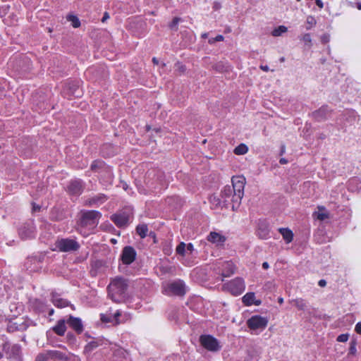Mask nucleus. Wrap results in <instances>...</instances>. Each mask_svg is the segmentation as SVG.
Returning a JSON list of instances; mask_svg holds the SVG:
<instances>
[{"instance_id":"f257e3e1","label":"nucleus","mask_w":361,"mask_h":361,"mask_svg":"<svg viewBox=\"0 0 361 361\" xmlns=\"http://www.w3.org/2000/svg\"><path fill=\"white\" fill-rule=\"evenodd\" d=\"M127 288V281L123 278H116L108 286L109 294L114 301L121 302L125 298Z\"/></svg>"},{"instance_id":"f03ea898","label":"nucleus","mask_w":361,"mask_h":361,"mask_svg":"<svg viewBox=\"0 0 361 361\" xmlns=\"http://www.w3.org/2000/svg\"><path fill=\"white\" fill-rule=\"evenodd\" d=\"M101 216L100 212L94 210L82 212L81 216L78 222V229L82 228L93 229L98 224Z\"/></svg>"},{"instance_id":"7ed1b4c3","label":"nucleus","mask_w":361,"mask_h":361,"mask_svg":"<svg viewBox=\"0 0 361 361\" xmlns=\"http://www.w3.org/2000/svg\"><path fill=\"white\" fill-rule=\"evenodd\" d=\"M234 192L231 185H226L221 192V198H216V197H211V202L215 204L216 206H221L225 207H231L233 210L237 209L238 207H233L235 204L234 199L233 198Z\"/></svg>"},{"instance_id":"20e7f679","label":"nucleus","mask_w":361,"mask_h":361,"mask_svg":"<svg viewBox=\"0 0 361 361\" xmlns=\"http://www.w3.org/2000/svg\"><path fill=\"white\" fill-rule=\"evenodd\" d=\"M245 178L243 176H233L232 178V186L234 194L233 198L235 201L233 207H238L243 196Z\"/></svg>"},{"instance_id":"39448f33","label":"nucleus","mask_w":361,"mask_h":361,"mask_svg":"<svg viewBox=\"0 0 361 361\" xmlns=\"http://www.w3.org/2000/svg\"><path fill=\"white\" fill-rule=\"evenodd\" d=\"M163 292L167 295L183 296L186 293V286L183 281L178 279L166 283L163 286Z\"/></svg>"},{"instance_id":"423d86ee","label":"nucleus","mask_w":361,"mask_h":361,"mask_svg":"<svg viewBox=\"0 0 361 361\" xmlns=\"http://www.w3.org/2000/svg\"><path fill=\"white\" fill-rule=\"evenodd\" d=\"M269 319L267 317L254 315L250 317V334H258L267 326Z\"/></svg>"},{"instance_id":"0eeeda50","label":"nucleus","mask_w":361,"mask_h":361,"mask_svg":"<svg viewBox=\"0 0 361 361\" xmlns=\"http://www.w3.org/2000/svg\"><path fill=\"white\" fill-rule=\"evenodd\" d=\"M200 343L203 348L210 352H218L221 349L219 341L211 335H202Z\"/></svg>"},{"instance_id":"6e6552de","label":"nucleus","mask_w":361,"mask_h":361,"mask_svg":"<svg viewBox=\"0 0 361 361\" xmlns=\"http://www.w3.org/2000/svg\"><path fill=\"white\" fill-rule=\"evenodd\" d=\"M3 351L7 359L20 361L21 358V349L18 344L5 343L3 345Z\"/></svg>"},{"instance_id":"1a4fd4ad","label":"nucleus","mask_w":361,"mask_h":361,"mask_svg":"<svg viewBox=\"0 0 361 361\" xmlns=\"http://www.w3.org/2000/svg\"><path fill=\"white\" fill-rule=\"evenodd\" d=\"M56 248L64 252L77 251L80 248V244L73 239L61 238L56 242Z\"/></svg>"},{"instance_id":"9d476101","label":"nucleus","mask_w":361,"mask_h":361,"mask_svg":"<svg viewBox=\"0 0 361 361\" xmlns=\"http://www.w3.org/2000/svg\"><path fill=\"white\" fill-rule=\"evenodd\" d=\"M226 290L235 295H240L245 290L244 281L240 278H236L224 285Z\"/></svg>"},{"instance_id":"9b49d317","label":"nucleus","mask_w":361,"mask_h":361,"mask_svg":"<svg viewBox=\"0 0 361 361\" xmlns=\"http://www.w3.org/2000/svg\"><path fill=\"white\" fill-rule=\"evenodd\" d=\"M136 255V251L133 247L126 246L121 252V259L123 264L129 265L135 261Z\"/></svg>"},{"instance_id":"f8f14e48","label":"nucleus","mask_w":361,"mask_h":361,"mask_svg":"<svg viewBox=\"0 0 361 361\" xmlns=\"http://www.w3.org/2000/svg\"><path fill=\"white\" fill-rule=\"evenodd\" d=\"M129 212L123 211L111 216V220L118 227H124L128 225L130 221Z\"/></svg>"},{"instance_id":"ddd939ff","label":"nucleus","mask_w":361,"mask_h":361,"mask_svg":"<svg viewBox=\"0 0 361 361\" xmlns=\"http://www.w3.org/2000/svg\"><path fill=\"white\" fill-rule=\"evenodd\" d=\"M333 110L327 105L322 106L319 109L312 113V116L318 122L324 121L331 116Z\"/></svg>"},{"instance_id":"4468645a","label":"nucleus","mask_w":361,"mask_h":361,"mask_svg":"<svg viewBox=\"0 0 361 361\" xmlns=\"http://www.w3.org/2000/svg\"><path fill=\"white\" fill-rule=\"evenodd\" d=\"M84 189V183L80 179L71 180L67 187L68 192L72 195H80Z\"/></svg>"},{"instance_id":"2eb2a0df","label":"nucleus","mask_w":361,"mask_h":361,"mask_svg":"<svg viewBox=\"0 0 361 361\" xmlns=\"http://www.w3.org/2000/svg\"><path fill=\"white\" fill-rule=\"evenodd\" d=\"M256 233L262 239L270 238L269 225L267 220L259 221Z\"/></svg>"},{"instance_id":"dca6fc26","label":"nucleus","mask_w":361,"mask_h":361,"mask_svg":"<svg viewBox=\"0 0 361 361\" xmlns=\"http://www.w3.org/2000/svg\"><path fill=\"white\" fill-rule=\"evenodd\" d=\"M35 233V227L32 222L25 223L19 228V235L23 239L32 238Z\"/></svg>"},{"instance_id":"f3484780","label":"nucleus","mask_w":361,"mask_h":361,"mask_svg":"<svg viewBox=\"0 0 361 361\" xmlns=\"http://www.w3.org/2000/svg\"><path fill=\"white\" fill-rule=\"evenodd\" d=\"M207 239L209 242L216 244V245H223L226 240L224 235L215 231L210 232Z\"/></svg>"},{"instance_id":"a211bd4d","label":"nucleus","mask_w":361,"mask_h":361,"mask_svg":"<svg viewBox=\"0 0 361 361\" xmlns=\"http://www.w3.org/2000/svg\"><path fill=\"white\" fill-rule=\"evenodd\" d=\"M67 323L78 334H80L83 330V326L81 319L78 317L70 316Z\"/></svg>"},{"instance_id":"6ab92c4d","label":"nucleus","mask_w":361,"mask_h":361,"mask_svg":"<svg viewBox=\"0 0 361 361\" xmlns=\"http://www.w3.org/2000/svg\"><path fill=\"white\" fill-rule=\"evenodd\" d=\"M106 200V196L104 195L99 194L87 200L86 204L89 206L99 205L104 202Z\"/></svg>"},{"instance_id":"aec40b11","label":"nucleus","mask_w":361,"mask_h":361,"mask_svg":"<svg viewBox=\"0 0 361 361\" xmlns=\"http://www.w3.org/2000/svg\"><path fill=\"white\" fill-rule=\"evenodd\" d=\"M345 126H352L357 120V116L355 111H348L343 114Z\"/></svg>"},{"instance_id":"412c9836","label":"nucleus","mask_w":361,"mask_h":361,"mask_svg":"<svg viewBox=\"0 0 361 361\" xmlns=\"http://www.w3.org/2000/svg\"><path fill=\"white\" fill-rule=\"evenodd\" d=\"M27 324L25 322L19 323L18 322H11L8 326V331L13 332L15 331H25L27 328Z\"/></svg>"},{"instance_id":"4be33fe9","label":"nucleus","mask_w":361,"mask_h":361,"mask_svg":"<svg viewBox=\"0 0 361 361\" xmlns=\"http://www.w3.org/2000/svg\"><path fill=\"white\" fill-rule=\"evenodd\" d=\"M234 266L231 262H226L224 263L223 269L221 271V275L224 277H229L234 273Z\"/></svg>"},{"instance_id":"5701e85b","label":"nucleus","mask_w":361,"mask_h":361,"mask_svg":"<svg viewBox=\"0 0 361 361\" xmlns=\"http://www.w3.org/2000/svg\"><path fill=\"white\" fill-rule=\"evenodd\" d=\"M66 330V322L63 319L59 320L53 327V331L59 336H63Z\"/></svg>"},{"instance_id":"b1692460","label":"nucleus","mask_w":361,"mask_h":361,"mask_svg":"<svg viewBox=\"0 0 361 361\" xmlns=\"http://www.w3.org/2000/svg\"><path fill=\"white\" fill-rule=\"evenodd\" d=\"M51 359L56 360H68L69 355L59 350H49Z\"/></svg>"},{"instance_id":"393cba45","label":"nucleus","mask_w":361,"mask_h":361,"mask_svg":"<svg viewBox=\"0 0 361 361\" xmlns=\"http://www.w3.org/2000/svg\"><path fill=\"white\" fill-rule=\"evenodd\" d=\"M51 300H52L53 304L56 307H59V308L67 307L69 305V302L68 300L60 298L57 295H53Z\"/></svg>"},{"instance_id":"a878e982","label":"nucleus","mask_w":361,"mask_h":361,"mask_svg":"<svg viewBox=\"0 0 361 361\" xmlns=\"http://www.w3.org/2000/svg\"><path fill=\"white\" fill-rule=\"evenodd\" d=\"M279 231L287 243H289L293 240V233L289 228H281L279 229Z\"/></svg>"},{"instance_id":"bb28decb","label":"nucleus","mask_w":361,"mask_h":361,"mask_svg":"<svg viewBox=\"0 0 361 361\" xmlns=\"http://www.w3.org/2000/svg\"><path fill=\"white\" fill-rule=\"evenodd\" d=\"M291 302L298 310L305 311L307 309V303L302 298H297Z\"/></svg>"},{"instance_id":"cd10ccee","label":"nucleus","mask_w":361,"mask_h":361,"mask_svg":"<svg viewBox=\"0 0 361 361\" xmlns=\"http://www.w3.org/2000/svg\"><path fill=\"white\" fill-rule=\"evenodd\" d=\"M137 233L141 238H144L147 236L148 228L146 224H140L136 228Z\"/></svg>"},{"instance_id":"c85d7f7f","label":"nucleus","mask_w":361,"mask_h":361,"mask_svg":"<svg viewBox=\"0 0 361 361\" xmlns=\"http://www.w3.org/2000/svg\"><path fill=\"white\" fill-rule=\"evenodd\" d=\"M51 360L49 350H46L39 353L35 358V361H49Z\"/></svg>"},{"instance_id":"c756f323","label":"nucleus","mask_w":361,"mask_h":361,"mask_svg":"<svg viewBox=\"0 0 361 361\" xmlns=\"http://www.w3.org/2000/svg\"><path fill=\"white\" fill-rule=\"evenodd\" d=\"M248 150L246 145L240 144L234 149V153L238 155L245 154Z\"/></svg>"},{"instance_id":"7c9ffc66","label":"nucleus","mask_w":361,"mask_h":361,"mask_svg":"<svg viewBox=\"0 0 361 361\" xmlns=\"http://www.w3.org/2000/svg\"><path fill=\"white\" fill-rule=\"evenodd\" d=\"M287 30L288 28L286 26L280 25L272 31L271 35L274 37H278L287 32Z\"/></svg>"},{"instance_id":"2f4dec72","label":"nucleus","mask_w":361,"mask_h":361,"mask_svg":"<svg viewBox=\"0 0 361 361\" xmlns=\"http://www.w3.org/2000/svg\"><path fill=\"white\" fill-rule=\"evenodd\" d=\"M262 350L259 346H254L252 350L250 349V360L251 358H257L261 354Z\"/></svg>"},{"instance_id":"473e14b6","label":"nucleus","mask_w":361,"mask_h":361,"mask_svg":"<svg viewBox=\"0 0 361 361\" xmlns=\"http://www.w3.org/2000/svg\"><path fill=\"white\" fill-rule=\"evenodd\" d=\"M99 345L97 341H91V342H89L85 346V348H84V352L85 353H90L91 351H92L94 349H95L96 348H97Z\"/></svg>"},{"instance_id":"72a5a7b5","label":"nucleus","mask_w":361,"mask_h":361,"mask_svg":"<svg viewBox=\"0 0 361 361\" xmlns=\"http://www.w3.org/2000/svg\"><path fill=\"white\" fill-rule=\"evenodd\" d=\"M176 253L181 255L185 256V252H186V244L183 242H181L177 247H176Z\"/></svg>"},{"instance_id":"f704fd0d","label":"nucleus","mask_w":361,"mask_h":361,"mask_svg":"<svg viewBox=\"0 0 361 361\" xmlns=\"http://www.w3.org/2000/svg\"><path fill=\"white\" fill-rule=\"evenodd\" d=\"M262 303L260 299H257L253 292H250V306L252 305H259Z\"/></svg>"},{"instance_id":"c9c22d12","label":"nucleus","mask_w":361,"mask_h":361,"mask_svg":"<svg viewBox=\"0 0 361 361\" xmlns=\"http://www.w3.org/2000/svg\"><path fill=\"white\" fill-rule=\"evenodd\" d=\"M316 23H317V21L313 16H307V20H306V24H307L306 29L310 30L312 27V26L316 25Z\"/></svg>"},{"instance_id":"e433bc0d","label":"nucleus","mask_w":361,"mask_h":361,"mask_svg":"<svg viewBox=\"0 0 361 361\" xmlns=\"http://www.w3.org/2000/svg\"><path fill=\"white\" fill-rule=\"evenodd\" d=\"M104 166V162L102 161H94L91 164L92 171H96L97 169H102Z\"/></svg>"},{"instance_id":"4c0bfd02","label":"nucleus","mask_w":361,"mask_h":361,"mask_svg":"<svg viewBox=\"0 0 361 361\" xmlns=\"http://www.w3.org/2000/svg\"><path fill=\"white\" fill-rule=\"evenodd\" d=\"M101 320L104 323L114 322L111 314H101Z\"/></svg>"},{"instance_id":"58836bf2","label":"nucleus","mask_w":361,"mask_h":361,"mask_svg":"<svg viewBox=\"0 0 361 361\" xmlns=\"http://www.w3.org/2000/svg\"><path fill=\"white\" fill-rule=\"evenodd\" d=\"M356 345L357 342L356 340L353 339L350 341V348H349V355H355L356 353Z\"/></svg>"},{"instance_id":"ea45409f","label":"nucleus","mask_w":361,"mask_h":361,"mask_svg":"<svg viewBox=\"0 0 361 361\" xmlns=\"http://www.w3.org/2000/svg\"><path fill=\"white\" fill-rule=\"evenodd\" d=\"M69 20L72 22V25L74 27H78L80 25V22L79 19L74 16H71L69 17Z\"/></svg>"},{"instance_id":"a19ab883","label":"nucleus","mask_w":361,"mask_h":361,"mask_svg":"<svg viewBox=\"0 0 361 361\" xmlns=\"http://www.w3.org/2000/svg\"><path fill=\"white\" fill-rule=\"evenodd\" d=\"M302 40L305 44H307L310 47L312 45L311 35L309 33H306L302 36Z\"/></svg>"},{"instance_id":"79ce46f5","label":"nucleus","mask_w":361,"mask_h":361,"mask_svg":"<svg viewBox=\"0 0 361 361\" xmlns=\"http://www.w3.org/2000/svg\"><path fill=\"white\" fill-rule=\"evenodd\" d=\"M180 18H174L172 20V22L170 24V27L172 30H177V25L180 22Z\"/></svg>"},{"instance_id":"37998d69","label":"nucleus","mask_w":361,"mask_h":361,"mask_svg":"<svg viewBox=\"0 0 361 361\" xmlns=\"http://www.w3.org/2000/svg\"><path fill=\"white\" fill-rule=\"evenodd\" d=\"M224 37L223 35H217L216 37H214V38H210L209 39V43L211 44H214L216 42H221V41H223L224 40Z\"/></svg>"},{"instance_id":"c03bdc74","label":"nucleus","mask_w":361,"mask_h":361,"mask_svg":"<svg viewBox=\"0 0 361 361\" xmlns=\"http://www.w3.org/2000/svg\"><path fill=\"white\" fill-rule=\"evenodd\" d=\"M348 334H341L337 337V341L342 343L346 342L348 339Z\"/></svg>"},{"instance_id":"a18cd8bd","label":"nucleus","mask_w":361,"mask_h":361,"mask_svg":"<svg viewBox=\"0 0 361 361\" xmlns=\"http://www.w3.org/2000/svg\"><path fill=\"white\" fill-rule=\"evenodd\" d=\"M121 315V312L119 310H117L116 312L114 313V315H112L114 321L116 324H119V322L118 321V317Z\"/></svg>"},{"instance_id":"49530a36","label":"nucleus","mask_w":361,"mask_h":361,"mask_svg":"<svg viewBox=\"0 0 361 361\" xmlns=\"http://www.w3.org/2000/svg\"><path fill=\"white\" fill-rule=\"evenodd\" d=\"M328 218H329V214H327V213H319L317 214V219L321 221H324Z\"/></svg>"},{"instance_id":"de8ad7c7","label":"nucleus","mask_w":361,"mask_h":361,"mask_svg":"<svg viewBox=\"0 0 361 361\" xmlns=\"http://www.w3.org/2000/svg\"><path fill=\"white\" fill-rule=\"evenodd\" d=\"M69 361H81L80 358L78 356L74 355H69Z\"/></svg>"},{"instance_id":"09e8293b","label":"nucleus","mask_w":361,"mask_h":361,"mask_svg":"<svg viewBox=\"0 0 361 361\" xmlns=\"http://www.w3.org/2000/svg\"><path fill=\"white\" fill-rule=\"evenodd\" d=\"M355 331L361 335V322L355 325Z\"/></svg>"},{"instance_id":"8fccbe9b","label":"nucleus","mask_w":361,"mask_h":361,"mask_svg":"<svg viewBox=\"0 0 361 361\" xmlns=\"http://www.w3.org/2000/svg\"><path fill=\"white\" fill-rule=\"evenodd\" d=\"M243 302L246 305L248 306V293H247L243 297Z\"/></svg>"},{"instance_id":"3c124183","label":"nucleus","mask_w":361,"mask_h":361,"mask_svg":"<svg viewBox=\"0 0 361 361\" xmlns=\"http://www.w3.org/2000/svg\"><path fill=\"white\" fill-rule=\"evenodd\" d=\"M194 247L192 243H188L186 245V250L189 251L190 253L193 251Z\"/></svg>"},{"instance_id":"603ef678","label":"nucleus","mask_w":361,"mask_h":361,"mask_svg":"<svg viewBox=\"0 0 361 361\" xmlns=\"http://www.w3.org/2000/svg\"><path fill=\"white\" fill-rule=\"evenodd\" d=\"M318 285L320 287H324L326 285V281L324 279H321V280L319 281Z\"/></svg>"},{"instance_id":"864d4df0","label":"nucleus","mask_w":361,"mask_h":361,"mask_svg":"<svg viewBox=\"0 0 361 361\" xmlns=\"http://www.w3.org/2000/svg\"><path fill=\"white\" fill-rule=\"evenodd\" d=\"M316 4L320 8H324V4L321 0H316Z\"/></svg>"},{"instance_id":"5fc2aeb1","label":"nucleus","mask_w":361,"mask_h":361,"mask_svg":"<svg viewBox=\"0 0 361 361\" xmlns=\"http://www.w3.org/2000/svg\"><path fill=\"white\" fill-rule=\"evenodd\" d=\"M108 18H109V15L107 12H105L102 19V22L104 23Z\"/></svg>"},{"instance_id":"6e6d98bb","label":"nucleus","mask_w":361,"mask_h":361,"mask_svg":"<svg viewBox=\"0 0 361 361\" xmlns=\"http://www.w3.org/2000/svg\"><path fill=\"white\" fill-rule=\"evenodd\" d=\"M262 268H263L264 269H268L269 268V263H268V262H263V263H262Z\"/></svg>"},{"instance_id":"4d7b16f0","label":"nucleus","mask_w":361,"mask_h":361,"mask_svg":"<svg viewBox=\"0 0 361 361\" xmlns=\"http://www.w3.org/2000/svg\"><path fill=\"white\" fill-rule=\"evenodd\" d=\"M287 162H288V161H287V159H285V158H281V159H279V163H280L281 164H287Z\"/></svg>"},{"instance_id":"13d9d810","label":"nucleus","mask_w":361,"mask_h":361,"mask_svg":"<svg viewBox=\"0 0 361 361\" xmlns=\"http://www.w3.org/2000/svg\"><path fill=\"white\" fill-rule=\"evenodd\" d=\"M261 69L264 71H269V67L267 66H260Z\"/></svg>"},{"instance_id":"bf43d9fd","label":"nucleus","mask_w":361,"mask_h":361,"mask_svg":"<svg viewBox=\"0 0 361 361\" xmlns=\"http://www.w3.org/2000/svg\"><path fill=\"white\" fill-rule=\"evenodd\" d=\"M152 62H153L154 64H157V65L159 63V61H158V59H157V58H155V57H154V58L152 59Z\"/></svg>"},{"instance_id":"052dcab7","label":"nucleus","mask_w":361,"mask_h":361,"mask_svg":"<svg viewBox=\"0 0 361 361\" xmlns=\"http://www.w3.org/2000/svg\"><path fill=\"white\" fill-rule=\"evenodd\" d=\"M357 181V178H353L350 180V185H351Z\"/></svg>"},{"instance_id":"680f3d73","label":"nucleus","mask_w":361,"mask_h":361,"mask_svg":"<svg viewBox=\"0 0 361 361\" xmlns=\"http://www.w3.org/2000/svg\"><path fill=\"white\" fill-rule=\"evenodd\" d=\"M285 152V146L284 145H282L281 146V154H283Z\"/></svg>"},{"instance_id":"e2e57ef3","label":"nucleus","mask_w":361,"mask_h":361,"mask_svg":"<svg viewBox=\"0 0 361 361\" xmlns=\"http://www.w3.org/2000/svg\"><path fill=\"white\" fill-rule=\"evenodd\" d=\"M208 37V33L202 34V38L206 39Z\"/></svg>"},{"instance_id":"0e129e2a","label":"nucleus","mask_w":361,"mask_h":361,"mask_svg":"<svg viewBox=\"0 0 361 361\" xmlns=\"http://www.w3.org/2000/svg\"><path fill=\"white\" fill-rule=\"evenodd\" d=\"M278 302L279 303L282 304L283 302V299L282 298H279Z\"/></svg>"},{"instance_id":"69168bd1","label":"nucleus","mask_w":361,"mask_h":361,"mask_svg":"<svg viewBox=\"0 0 361 361\" xmlns=\"http://www.w3.org/2000/svg\"><path fill=\"white\" fill-rule=\"evenodd\" d=\"M357 8L359 10H361V3H357Z\"/></svg>"},{"instance_id":"338daca9","label":"nucleus","mask_w":361,"mask_h":361,"mask_svg":"<svg viewBox=\"0 0 361 361\" xmlns=\"http://www.w3.org/2000/svg\"><path fill=\"white\" fill-rule=\"evenodd\" d=\"M2 351H3V349L2 350L0 349V359L4 357V353Z\"/></svg>"},{"instance_id":"774afa93","label":"nucleus","mask_w":361,"mask_h":361,"mask_svg":"<svg viewBox=\"0 0 361 361\" xmlns=\"http://www.w3.org/2000/svg\"><path fill=\"white\" fill-rule=\"evenodd\" d=\"M123 188H124V190H127V188H128V185H123Z\"/></svg>"}]
</instances>
